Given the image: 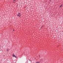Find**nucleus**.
Listing matches in <instances>:
<instances>
[{"instance_id": "f257e3e1", "label": "nucleus", "mask_w": 63, "mask_h": 63, "mask_svg": "<svg viewBox=\"0 0 63 63\" xmlns=\"http://www.w3.org/2000/svg\"><path fill=\"white\" fill-rule=\"evenodd\" d=\"M21 16V15L20 13H18V14L17 15V16H18L19 17H20Z\"/></svg>"}, {"instance_id": "f03ea898", "label": "nucleus", "mask_w": 63, "mask_h": 63, "mask_svg": "<svg viewBox=\"0 0 63 63\" xmlns=\"http://www.w3.org/2000/svg\"><path fill=\"white\" fill-rule=\"evenodd\" d=\"M6 50L7 52H8V51H9V50H8V49H7Z\"/></svg>"}, {"instance_id": "7ed1b4c3", "label": "nucleus", "mask_w": 63, "mask_h": 63, "mask_svg": "<svg viewBox=\"0 0 63 63\" xmlns=\"http://www.w3.org/2000/svg\"><path fill=\"white\" fill-rule=\"evenodd\" d=\"M62 5H61L59 7V8H60V7H62Z\"/></svg>"}, {"instance_id": "20e7f679", "label": "nucleus", "mask_w": 63, "mask_h": 63, "mask_svg": "<svg viewBox=\"0 0 63 63\" xmlns=\"http://www.w3.org/2000/svg\"><path fill=\"white\" fill-rule=\"evenodd\" d=\"M15 55H13V56L15 57Z\"/></svg>"}, {"instance_id": "39448f33", "label": "nucleus", "mask_w": 63, "mask_h": 63, "mask_svg": "<svg viewBox=\"0 0 63 63\" xmlns=\"http://www.w3.org/2000/svg\"><path fill=\"white\" fill-rule=\"evenodd\" d=\"M14 57H15V58H16V57L15 56Z\"/></svg>"}, {"instance_id": "423d86ee", "label": "nucleus", "mask_w": 63, "mask_h": 63, "mask_svg": "<svg viewBox=\"0 0 63 63\" xmlns=\"http://www.w3.org/2000/svg\"><path fill=\"white\" fill-rule=\"evenodd\" d=\"M36 63H40L36 62Z\"/></svg>"}, {"instance_id": "0eeeda50", "label": "nucleus", "mask_w": 63, "mask_h": 63, "mask_svg": "<svg viewBox=\"0 0 63 63\" xmlns=\"http://www.w3.org/2000/svg\"><path fill=\"white\" fill-rule=\"evenodd\" d=\"M15 0H14V1H15Z\"/></svg>"}, {"instance_id": "6e6552de", "label": "nucleus", "mask_w": 63, "mask_h": 63, "mask_svg": "<svg viewBox=\"0 0 63 63\" xmlns=\"http://www.w3.org/2000/svg\"><path fill=\"white\" fill-rule=\"evenodd\" d=\"M50 2H51V0H50Z\"/></svg>"}, {"instance_id": "1a4fd4ad", "label": "nucleus", "mask_w": 63, "mask_h": 63, "mask_svg": "<svg viewBox=\"0 0 63 63\" xmlns=\"http://www.w3.org/2000/svg\"><path fill=\"white\" fill-rule=\"evenodd\" d=\"M5 56V55L4 56Z\"/></svg>"}]
</instances>
